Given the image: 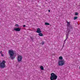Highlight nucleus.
I'll list each match as a JSON object with an SVG mask.
<instances>
[{
	"mask_svg": "<svg viewBox=\"0 0 80 80\" xmlns=\"http://www.w3.org/2000/svg\"><path fill=\"white\" fill-rule=\"evenodd\" d=\"M78 18V17L77 16H75L74 18V20H76Z\"/></svg>",
	"mask_w": 80,
	"mask_h": 80,
	"instance_id": "nucleus-13",
	"label": "nucleus"
},
{
	"mask_svg": "<svg viewBox=\"0 0 80 80\" xmlns=\"http://www.w3.org/2000/svg\"><path fill=\"white\" fill-rule=\"evenodd\" d=\"M67 38H68V37H67L66 39L64 41V42H65L67 40Z\"/></svg>",
	"mask_w": 80,
	"mask_h": 80,
	"instance_id": "nucleus-16",
	"label": "nucleus"
},
{
	"mask_svg": "<svg viewBox=\"0 0 80 80\" xmlns=\"http://www.w3.org/2000/svg\"><path fill=\"white\" fill-rule=\"evenodd\" d=\"M8 53L12 60H13L14 58H15V57L14 56V51L12 50H9L8 51Z\"/></svg>",
	"mask_w": 80,
	"mask_h": 80,
	"instance_id": "nucleus-1",
	"label": "nucleus"
},
{
	"mask_svg": "<svg viewBox=\"0 0 80 80\" xmlns=\"http://www.w3.org/2000/svg\"><path fill=\"white\" fill-rule=\"evenodd\" d=\"M15 26H16V27H19V25H18V24H16L15 25Z\"/></svg>",
	"mask_w": 80,
	"mask_h": 80,
	"instance_id": "nucleus-15",
	"label": "nucleus"
},
{
	"mask_svg": "<svg viewBox=\"0 0 80 80\" xmlns=\"http://www.w3.org/2000/svg\"><path fill=\"white\" fill-rule=\"evenodd\" d=\"M38 35L39 36H40V37H43V34L41 32H40L39 33V34H38Z\"/></svg>",
	"mask_w": 80,
	"mask_h": 80,
	"instance_id": "nucleus-9",
	"label": "nucleus"
},
{
	"mask_svg": "<svg viewBox=\"0 0 80 80\" xmlns=\"http://www.w3.org/2000/svg\"><path fill=\"white\" fill-rule=\"evenodd\" d=\"M59 60H62L63 59V57L62 56H60L59 57Z\"/></svg>",
	"mask_w": 80,
	"mask_h": 80,
	"instance_id": "nucleus-12",
	"label": "nucleus"
},
{
	"mask_svg": "<svg viewBox=\"0 0 80 80\" xmlns=\"http://www.w3.org/2000/svg\"><path fill=\"white\" fill-rule=\"evenodd\" d=\"M42 45H44V42H43L42 43Z\"/></svg>",
	"mask_w": 80,
	"mask_h": 80,
	"instance_id": "nucleus-18",
	"label": "nucleus"
},
{
	"mask_svg": "<svg viewBox=\"0 0 80 80\" xmlns=\"http://www.w3.org/2000/svg\"><path fill=\"white\" fill-rule=\"evenodd\" d=\"M36 32L37 33H41L42 32V31H41V30H40V28H38L37 29V31H36Z\"/></svg>",
	"mask_w": 80,
	"mask_h": 80,
	"instance_id": "nucleus-7",
	"label": "nucleus"
},
{
	"mask_svg": "<svg viewBox=\"0 0 80 80\" xmlns=\"http://www.w3.org/2000/svg\"><path fill=\"white\" fill-rule=\"evenodd\" d=\"M40 68H41V70H44V68H43V67L42 66H41Z\"/></svg>",
	"mask_w": 80,
	"mask_h": 80,
	"instance_id": "nucleus-10",
	"label": "nucleus"
},
{
	"mask_svg": "<svg viewBox=\"0 0 80 80\" xmlns=\"http://www.w3.org/2000/svg\"><path fill=\"white\" fill-rule=\"evenodd\" d=\"M14 30L16 32H19L21 30V29L19 28H15L14 29Z\"/></svg>",
	"mask_w": 80,
	"mask_h": 80,
	"instance_id": "nucleus-6",
	"label": "nucleus"
},
{
	"mask_svg": "<svg viewBox=\"0 0 80 80\" xmlns=\"http://www.w3.org/2000/svg\"><path fill=\"white\" fill-rule=\"evenodd\" d=\"M58 76L53 73H52L51 74L50 79L51 80H55L57 79Z\"/></svg>",
	"mask_w": 80,
	"mask_h": 80,
	"instance_id": "nucleus-2",
	"label": "nucleus"
},
{
	"mask_svg": "<svg viewBox=\"0 0 80 80\" xmlns=\"http://www.w3.org/2000/svg\"><path fill=\"white\" fill-rule=\"evenodd\" d=\"M67 30V31H68V30Z\"/></svg>",
	"mask_w": 80,
	"mask_h": 80,
	"instance_id": "nucleus-24",
	"label": "nucleus"
},
{
	"mask_svg": "<svg viewBox=\"0 0 80 80\" xmlns=\"http://www.w3.org/2000/svg\"><path fill=\"white\" fill-rule=\"evenodd\" d=\"M0 53H1V54H2V51H0Z\"/></svg>",
	"mask_w": 80,
	"mask_h": 80,
	"instance_id": "nucleus-19",
	"label": "nucleus"
},
{
	"mask_svg": "<svg viewBox=\"0 0 80 80\" xmlns=\"http://www.w3.org/2000/svg\"><path fill=\"white\" fill-rule=\"evenodd\" d=\"M65 63V62L64 60H59L58 61V64L60 66H62Z\"/></svg>",
	"mask_w": 80,
	"mask_h": 80,
	"instance_id": "nucleus-4",
	"label": "nucleus"
},
{
	"mask_svg": "<svg viewBox=\"0 0 80 80\" xmlns=\"http://www.w3.org/2000/svg\"><path fill=\"white\" fill-rule=\"evenodd\" d=\"M45 25H50V24L48 23L45 22Z\"/></svg>",
	"mask_w": 80,
	"mask_h": 80,
	"instance_id": "nucleus-11",
	"label": "nucleus"
},
{
	"mask_svg": "<svg viewBox=\"0 0 80 80\" xmlns=\"http://www.w3.org/2000/svg\"><path fill=\"white\" fill-rule=\"evenodd\" d=\"M1 56L2 57H4V54H1Z\"/></svg>",
	"mask_w": 80,
	"mask_h": 80,
	"instance_id": "nucleus-17",
	"label": "nucleus"
},
{
	"mask_svg": "<svg viewBox=\"0 0 80 80\" xmlns=\"http://www.w3.org/2000/svg\"><path fill=\"white\" fill-rule=\"evenodd\" d=\"M69 32H70V31H69V30L68 31V33H69Z\"/></svg>",
	"mask_w": 80,
	"mask_h": 80,
	"instance_id": "nucleus-22",
	"label": "nucleus"
},
{
	"mask_svg": "<svg viewBox=\"0 0 80 80\" xmlns=\"http://www.w3.org/2000/svg\"><path fill=\"white\" fill-rule=\"evenodd\" d=\"M23 27H26V26L25 25H23Z\"/></svg>",
	"mask_w": 80,
	"mask_h": 80,
	"instance_id": "nucleus-21",
	"label": "nucleus"
},
{
	"mask_svg": "<svg viewBox=\"0 0 80 80\" xmlns=\"http://www.w3.org/2000/svg\"><path fill=\"white\" fill-rule=\"evenodd\" d=\"M17 60L18 62H22V56L20 55H18L17 58Z\"/></svg>",
	"mask_w": 80,
	"mask_h": 80,
	"instance_id": "nucleus-5",
	"label": "nucleus"
},
{
	"mask_svg": "<svg viewBox=\"0 0 80 80\" xmlns=\"http://www.w3.org/2000/svg\"><path fill=\"white\" fill-rule=\"evenodd\" d=\"M48 11L49 12H50V10H48Z\"/></svg>",
	"mask_w": 80,
	"mask_h": 80,
	"instance_id": "nucleus-23",
	"label": "nucleus"
},
{
	"mask_svg": "<svg viewBox=\"0 0 80 80\" xmlns=\"http://www.w3.org/2000/svg\"><path fill=\"white\" fill-rule=\"evenodd\" d=\"M67 27H70V22L68 21H67Z\"/></svg>",
	"mask_w": 80,
	"mask_h": 80,
	"instance_id": "nucleus-8",
	"label": "nucleus"
},
{
	"mask_svg": "<svg viewBox=\"0 0 80 80\" xmlns=\"http://www.w3.org/2000/svg\"><path fill=\"white\" fill-rule=\"evenodd\" d=\"M5 63H6V61H5V60H3L2 62L0 63V67H1V68H5L6 66Z\"/></svg>",
	"mask_w": 80,
	"mask_h": 80,
	"instance_id": "nucleus-3",
	"label": "nucleus"
},
{
	"mask_svg": "<svg viewBox=\"0 0 80 80\" xmlns=\"http://www.w3.org/2000/svg\"><path fill=\"white\" fill-rule=\"evenodd\" d=\"M78 15V13L77 12H76L75 13V15Z\"/></svg>",
	"mask_w": 80,
	"mask_h": 80,
	"instance_id": "nucleus-14",
	"label": "nucleus"
},
{
	"mask_svg": "<svg viewBox=\"0 0 80 80\" xmlns=\"http://www.w3.org/2000/svg\"><path fill=\"white\" fill-rule=\"evenodd\" d=\"M30 38H31V39H33V38H32V37H30Z\"/></svg>",
	"mask_w": 80,
	"mask_h": 80,
	"instance_id": "nucleus-20",
	"label": "nucleus"
}]
</instances>
